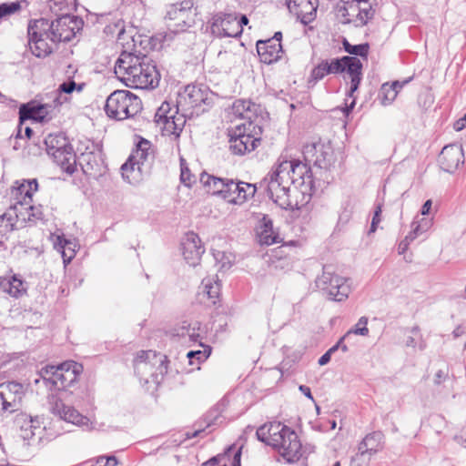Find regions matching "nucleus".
<instances>
[{
	"label": "nucleus",
	"instance_id": "bf43d9fd",
	"mask_svg": "<svg viewBox=\"0 0 466 466\" xmlns=\"http://www.w3.org/2000/svg\"><path fill=\"white\" fill-rule=\"evenodd\" d=\"M420 231L415 225L411 223V231L406 236L408 240L412 242L414 239H416L420 235H421Z\"/></svg>",
	"mask_w": 466,
	"mask_h": 466
},
{
	"label": "nucleus",
	"instance_id": "6e6552de",
	"mask_svg": "<svg viewBox=\"0 0 466 466\" xmlns=\"http://www.w3.org/2000/svg\"><path fill=\"white\" fill-rule=\"evenodd\" d=\"M282 174L290 185L300 188L303 194L314 188V179L310 165L299 160H283L277 166V175Z\"/></svg>",
	"mask_w": 466,
	"mask_h": 466
},
{
	"label": "nucleus",
	"instance_id": "423d86ee",
	"mask_svg": "<svg viewBox=\"0 0 466 466\" xmlns=\"http://www.w3.org/2000/svg\"><path fill=\"white\" fill-rule=\"evenodd\" d=\"M142 110L141 99L128 90H116L106 98L105 111L108 117L124 120Z\"/></svg>",
	"mask_w": 466,
	"mask_h": 466
},
{
	"label": "nucleus",
	"instance_id": "6ab92c4d",
	"mask_svg": "<svg viewBox=\"0 0 466 466\" xmlns=\"http://www.w3.org/2000/svg\"><path fill=\"white\" fill-rule=\"evenodd\" d=\"M56 108L55 104L49 103H27L23 104L19 108L20 121L32 119L37 122L48 121L52 118V112Z\"/></svg>",
	"mask_w": 466,
	"mask_h": 466
},
{
	"label": "nucleus",
	"instance_id": "f3484780",
	"mask_svg": "<svg viewBox=\"0 0 466 466\" xmlns=\"http://www.w3.org/2000/svg\"><path fill=\"white\" fill-rule=\"evenodd\" d=\"M208 96L209 90L206 86L187 85L178 94L175 114H177L178 107H181L183 110H188L206 104Z\"/></svg>",
	"mask_w": 466,
	"mask_h": 466
},
{
	"label": "nucleus",
	"instance_id": "473e14b6",
	"mask_svg": "<svg viewBox=\"0 0 466 466\" xmlns=\"http://www.w3.org/2000/svg\"><path fill=\"white\" fill-rule=\"evenodd\" d=\"M66 25V22L62 19H55L50 24L47 19L41 18L35 22V27L39 28L45 35L46 38H49L53 43L61 42L63 40L62 33L59 32V25Z\"/></svg>",
	"mask_w": 466,
	"mask_h": 466
},
{
	"label": "nucleus",
	"instance_id": "3c124183",
	"mask_svg": "<svg viewBox=\"0 0 466 466\" xmlns=\"http://www.w3.org/2000/svg\"><path fill=\"white\" fill-rule=\"evenodd\" d=\"M27 209H30V214L26 217L30 224H35L36 221L44 219V214L40 206L35 207L30 203L27 207Z\"/></svg>",
	"mask_w": 466,
	"mask_h": 466
},
{
	"label": "nucleus",
	"instance_id": "393cba45",
	"mask_svg": "<svg viewBox=\"0 0 466 466\" xmlns=\"http://www.w3.org/2000/svg\"><path fill=\"white\" fill-rule=\"evenodd\" d=\"M64 370L61 373L59 382H55V390H66L71 388L76 381L80 374L83 372L82 364L74 360L63 362Z\"/></svg>",
	"mask_w": 466,
	"mask_h": 466
},
{
	"label": "nucleus",
	"instance_id": "ddd939ff",
	"mask_svg": "<svg viewBox=\"0 0 466 466\" xmlns=\"http://www.w3.org/2000/svg\"><path fill=\"white\" fill-rule=\"evenodd\" d=\"M302 154L306 162L320 169H329L335 160L331 146L320 141L306 144Z\"/></svg>",
	"mask_w": 466,
	"mask_h": 466
},
{
	"label": "nucleus",
	"instance_id": "72a5a7b5",
	"mask_svg": "<svg viewBox=\"0 0 466 466\" xmlns=\"http://www.w3.org/2000/svg\"><path fill=\"white\" fill-rule=\"evenodd\" d=\"M0 288L14 298H20L26 292V284L16 276L0 279Z\"/></svg>",
	"mask_w": 466,
	"mask_h": 466
},
{
	"label": "nucleus",
	"instance_id": "a878e982",
	"mask_svg": "<svg viewBox=\"0 0 466 466\" xmlns=\"http://www.w3.org/2000/svg\"><path fill=\"white\" fill-rule=\"evenodd\" d=\"M384 435L381 431H373L367 434L358 445V456L364 457L378 453L383 449Z\"/></svg>",
	"mask_w": 466,
	"mask_h": 466
},
{
	"label": "nucleus",
	"instance_id": "6e6d98bb",
	"mask_svg": "<svg viewBox=\"0 0 466 466\" xmlns=\"http://www.w3.org/2000/svg\"><path fill=\"white\" fill-rule=\"evenodd\" d=\"M412 224L419 228L420 233H425L431 227V220L428 218H421L420 221L414 220Z\"/></svg>",
	"mask_w": 466,
	"mask_h": 466
},
{
	"label": "nucleus",
	"instance_id": "c85d7f7f",
	"mask_svg": "<svg viewBox=\"0 0 466 466\" xmlns=\"http://www.w3.org/2000/svg\"><path fill=\"white\" fill-rule=\"evenodd\" d=\"M257 52L259 59L264 64L277 62L283 53L282 46H277L275 42L268 40H258L257 42Z\"/></svg>",
	"mask_w": 466,
	"mask_h": 466
},
{
	"label": "nucleus",
	"instance_id": "e2e57ef3",
	"mask_svg": "<svg viewBox=\"0 0 466 466\" xmlns=\"http://www.w3.org/2000/svg\"><path fill=\"white\" fill-rule=\"evenodd\" d=\"M431 206H432V201L431 199H428L427 201H425V203L421 207V210H420L421 215H423V216L428 215L430 213Z\"/></svg>",
	"mask_w": 466,
	"mask_h": 466
},
{
	"label": "nucleus",
	"instance_id": "dca6fc26",
	"mask_svg": "<svg viewBox=\"0 0 466 466\" xmlns=\"http://www.w3.org/2000/svg\"><path fill=\"white\" fill-rule=\"evenodd\" d=\"M211 31L219 37H238L242 29L236 13H218L212 17Z\"/></svg>",
	"mask_w": 466,
	"mask_h": 466
},
{
	"label": "nucleus",
	"instance_id": "7ed1b4c3",
	"mask_svg": "<svg viewBox=\"0 0 466 466\" xmlns=\"http://www.w3.org/2000/svg\"><path fill=\"white\" fill-rule=\"evenodd\" d=\"M115 73L127 86L136 88L154 87L157 81L156 66L147 56L122 52L115 64Z\"/></svg>",
	"mask_w": 466,
	"mask_h": 466
},
{
	"label": "nucleus",
	"instance_id": "774afa93",
	"mask_svg": "<svg viewBox=\"0 0 466 466\" xmlns=\"http://www.w3.org/2000/svg\"><path fill=\"white\" fill-rule=\"evenodd\" d=\"M241 459V449H239L233 457L232 466H241L240 463Z\"/></svg>",
	"mask_w": 466,
	"mask_h": 466
},
{
	"label": "nucleus",
	"instance_id": "e433bc0d",
	"mask_svg": "<svg viewBox=\"0 0 466 466\" xmlns=\"http://www.w3.org/2000/svg\"><path fill=\"white\" fill-rule=\"evenodd\" d=\"M402 85L399 81H395L392 84L385 83L381 86L379 98L383 106L390 105L396 98Z\"/></svg>",
	"mask_w": 466,
	"mask_h": 466
},
{
	"label": "nucleus",
	"instance_id": "c756f323",
	"mask_svg": "<svg viewBox=\"0 0 466 466\" xmlns=\"http://www.w3.org/2000/svg\"><path fill=\"white\" fill-rule=\"evenodd\" d=\"M29 45L33 55L37 57H45L52 52V46L46 41L42 31H35V26H28Z\"/></svg>",
	"mask_w": 466,
	"mask_h": 466
},
{
	"label": "nucleus",
	"instance_id": "2f4dec72",
	"mask_svg": "<svg viewBox=\"0 0 466 466\" xmlns=\"http://www.w3.org/2000/svg\"><path fill=\"white\" fill-rule=\"evenodd\" d=\"M257 236L261 245L269 246L279 242V235L274 230L272 220L268 216L262 218L257 229Z\"/></svg>",
	"mask_w": 466,
	"mask_h": 466
},
{
	"label": "nucleus",
	"instance_id": "69168bd1",
	"mask_svg": "<svg viewBox=\"0 0 466 466\" xmlns=\"http://www.w3.org/2000/svg\"><path fill=\"white\" fill-rule=\"evenodd\" d=\"M331 356L326 351L319 359V365L324 366L328 364L330 361Z\"/></svg>",
	"mask_w": 466,
	"mask_h": 466
},
{
	"label": "nucleus",
	"instance_id": "8fccbe9b",
	"mask_svg": "<svg viewBox=\"0 0 466 466\" xmlns=\"http://www.w3.org/2000/svg\"><path fill=\"white\" fill-rule=\"evenodd\" d=\"M367 324H368V318L361 317L358 320L355 327L352 329H350L345 336H347L350 333H354V334L360 335V336H368L369 329L367 328Z\"/></svg>",
	"mask_w": 466,
	"mask_h": 466
},
{
	"label": "nucleus",
	"instance_id": "338daca9",
	"mask_svg": "<svg viewBox=\"0 0 466 466\" xmlns=\"http://www.w3.org/2000/svg\"><path fill=\"white\" fill-rule=\"evenodd\" d=\"M281 39H282V33L281 32H276L274 36L268 39V41H274L276 46H282L281 45Z\"/></svg>",
	"mask_w": 466,
	"mask_h": 466
},
{
	"label": "nucleus",
	"instance_id": "4be33fe9",
	"mask_svg": "<svg viewBox=\"0 0 466 466\" xmlns=\"http://www.w3.org/2000/svg\"><path fill=\"white\" fill-rule=\"evenodd\" d=\"M51 411L55 416L74 425L79 427H88L89 425V419L87 417L82 415L74 407L66 405L61 400H56L54 402Z\"/></svg>",
	"mask_w": 466,
	"mask_h": 466
},
{
	"label": "nucleus",
	"instance_id": "052dcab7",
	"mask_svg": "<svg viewBox=\"0 0 466 466\" xmlns=\"http://www.w3.org/2000/svg\"><path fill=\"white\" fill-rule=\"evenodd\" d=\"M411 242L408 240V238L405 237L403 240H401L398 247L399 254H404L407 249L409 248V246Z\"/></svg>",
	"mask_w": 466,
	"mask_h": 466
},
{
	"label": "nucleus",
	"instance_id": "a18cd8bd",
	"mask_svg": "<svg viewBox=\"0 0 466 466\" xmlns=\"http://www.w3.org/2000/svg\"><path fill=\"white\" fill-rule=\"evenodd\" d=\"M202 284L204 286V291L209 299H213L212 303L215 304V299L218 298L220 293V285L218 282L212 283L210 279H204Z\"/></svg>",
	"mask_w": 466,
	"mask_h": 466
},
{
	"label": "nucleus",
	"instance_id": "f704fd0d",
	"mask_svg": "<svg viewBox=\"0 0 466 466\" xmlns=\"http://www.w3.org/2000/svg\"><path fill=\"white\" fill-rule=\"evenodd\" d=\"M76 0H50L49 7L58 19L70 20V13L76 10Z\"/></svg>",
	"mask_w": 466,
	"mask_h": 466
},
{
	"label": "nucleus",
	"instance_id": "58836bf2",
	"mask_svg": "<svg viewBox=\"0 0 466 466\" xmlns=\"http://www.w3.org/2000/svg\"><path fill=\"white\" fill-rule=\"evenodd\" d=\"M38 188L36 179L25 180L17 188L16 191L23 196V202H32L33 193Z\"/></svg>",
	"mask_w": 466,
	"mask_h": 466
},
{
	"label": "nucleus",
	"instance_id": "0eeeda50",
	"mask_svg": "<svg viewBox=\"0 0 466 466\" xmlns=\"http://www.w3.org/2000/svg\"><path fill=\"white\" fill-rule=\"evenodd\" d=\"M262 128L251 121L228 130L229 149L234 155H245L255 150L260 144Z\"/></svg>",
	"mask_w": 466,
	"mask_h": 466
},
{
	"label": "nucleus",
	"instance_id": "ea45409f",
	"mask_svg": "<svg viewBox=\"0 0 466 466\" xmlns=\"http://www.w3.org/2000/svg\"><path fill=\"white\" fill-rule=\"evenodd\" d=\"M0 405L4 412L13 413L20 410L22 400L10 395L5 396L4 392H0Z\"/></svg>",
	"mask_w": 466,
	"mask_h": 466
},
{
	"label": "nucleus",
	"instance_id": "39448f33",
	"mask_svg": "<svg viewBox=\"0 0 466 466\" xmlns=\"http://www.w3.org/2000/svg\"><path fill=\"white\" fill-rule=\"evenodd\" d=\"M197 10L192 0H183L167 7L165 15L167 31L160 33L163 43L169 44L178 34L185 33L196 24Z\"/></svg>",
	"mask_w": 466,
	"mask_h": 466
},
{
	"label": "nucleus",
	"instance_id": "c9c22d12",
	"mask_svg": "<svg viewBox=\"0 0 466 466\" xmlns=\"http://www.w3.org/2000/svg\"><path fill=\"white\" fill-rule=\"evenodd\" d=\"M30 203L31 202L24 203L23 201H17L7 209V211L14 212L12 213V218L15 221V225L17 226L18 229L25 227L26 224L29 223V220L26 218V217L30 214V209H27V207Z\"/></svg>",
	"mask_w": 466,
	"mask_h": 466
},
{
	"label": "nucleus",
	"instance_id": "f03ea898",
	"mask_svg": "<svg viewBox=\"0 0 466 466\" xmlns=\"http://www.w3.org/2000/svg\"><path fill=\"white\" fill-rule=\"evenodd\" d=\"M256 435L259 441L278 451L288 463L299 461L303 455L302 444L296 431L279 421L260 426Z\"/></svg>",
	"mask_w": 466,
	"mask_h": 466
},
{
	"label": "nucleus",
	"instance_id": "864d4df0",
	"mask_svg": "<svg viewBox=\"0 0 466 466\" xmlns=\"http://www.w3.org/2000/svg\"><path fill=\"white\" fill-rule=\"evenodd\" d=\"M53 365H47L39 370V376L43 380L46 388L48 387L49 380L53 378L51 376V373L53 372Z\"/></svg>",
	"mask_w": 466,
	"mask_h": 466
},
{
	"label": "nucleus",
	"instance_id": "c03bdc74",
	"mask_svg": "<svg viewBox=\"0 0 466 466\" xmlns=\"http://www.w3.org/2000/svg\"><path fill=\"white\" fill-rule=\"evenodd\" d=\"M215 260L220 264V269L228 270L233 264V258L231 254H227L224 251L215 250L213 252Z\"/></svg>",
	"mask_w": 466,
	"mask_h": 466
},
{
	"label": "nucleus",
	"instance_id": "f8f14e48",
	"mask_svg": "<svg viewBox=\"0 0 466 466\" xmlns=\"http://www.w3.org/2000/svg\"><path fill=\"white\" fill-rule=\"evenodd\" d=\"M150 141L139 137L138 141L136 143V148L133 150L127 162L121 167L124 179L132 183V181L137 178L135 174H140L142 172L143 167L150 156Z\"/></svg>",
	"mask_w": 466,
	"mask_h": 466
},
{
	"label": "nucleus",
	"instance_id": "9d476101",
	"mask_svg": "<svg viewBox=\"0 0 466 466\" xmlns=\"http://www.w3.org/2000/svg\"><path fill=\"white\" fill-rule=\"evenodd\" d=\"M315 283L330 299L335 301L346 299L350 291L346 279L335 275L331 265L323 266L322 274L316 279Z\"/></svg>",
	"mask_w": 466,
	"mask_h": 466
},
{
	"label": "nucleus",
	"instance_id": "49530a36",
	"mask_svg": "<svg viewBox=\"0 0 466 466\" xmlns=\"http://www.w3.org/2000/svg\"><path fill=\"white\" fill-rule=\"evenodd\" d=\"M199 328L200 324L198 322H195L193 327H191V325H188L187 327L183 326L180 335L183 337L188 336L190 341L198 342L200 339V335L198 333Z\"/></svg>",
	"mask_w": 466,
	"mask_h": 466
},
{
	"label": "nucleus",
	"instance_id": "412c9836",
	"mask_svg": "<svg viewBox=\"0 0 466 466\" xmlns=\"http://www.w3.org/2000/svg\"><path fill=\"white\" fill-rule=\"evenodd\" d=\"M181 245L182 254L187 263L191 267L198 265L201 256L205 252L199 237L194 232H189Z\"/></svg>",
	"mask_w": 466,
	"mask_h": 466
},
{
	"label": "nucleus",
	"instance_id": "37998d69",
	"mask_svg": "<svg viewBox=\"0 0 466 466\" xmlns=\"http://www.w3.org/2000/svg\"><path fill=\"white\" fill-rule=\"evenodd\" d=\"M13 211H5L3 215L0 216V229L4 230L5 233H10L15 229H18L15 225V221L13 220L12 217Z\"/></svg>",
	"mask_w": 466,
	"mask_h": 466
},
{
	"label": "nucleus",
	"instance_id": "4468645a",
	"mask_svg": "<svg viewBox=\"0 0 466 466\" xmlns=\"http://www.w3.org/2000/svg\"><path fill=\"white\" fill-rule=\"evenodd\" d=\"M155 121L159 126L165 136H174L175 138L180 137L186 120L183 116H176L171 113L168 103L165 102L157 109L155 115Z\"/></svg>",
	"mask_w": 466,
	"mask_h": 466
},
{
	"label": "nucleus",
	"instance_id": "13d9d810",
	"mask_svg": "<svg viewBox=\"0 0 466 466\" xmlns=\"http://www.w3.org/2000/svg\"><path fill=\"white\" fill-rule=\"evenodd\" d=\"M187 357L188 358L189 360V362L191 364H193V359L194 358H197L198 360H200V359H206L207 357L205 356V353L202 352L201 350H197V351H188L187 354Z\"/></svg>",
	"mask_w": 466,
	"mask_h": 466
},
{
	"label": "nucleus",
	"instance_id": "de8ad7c7",
	"mask_svg": "<svg viewBox=\"0 0 466 466\" xmlns=\"http://www.w3.org/2000/svg\"><path fill=\"white\" fill-rule=\"evenodd\" d=\"M21 5L18 1L0 4V19L19 11Z\"/></svg>",
	"mask_w": 466,
	"mask_h": 466
},
{
	"label": "nucleus",
	"instance_id": "b1692460",
	"mask_svg": "<svg viewBox=\"0 0 466 466\" xmlns=\"http://www.w3.org/2000/svg\"><path fill=\"white\" fill-rule=\"evenodd\" d=\"M256 186L246 182L229 180L226 200L230 203L240 204L253 197L256 193Z\"/></svg>",
	"mask_w": 466,
	"mask_h": 466
},
{
	"label": "nucleus",
	"instance_id": "680f3d73",
	"mask_svg": "<svg viewBox=\"0 0 466 466\" xmlns=\"http://www.w3.org/2000/svg\"><path fill=\"white\" fill-rule=\"evenodd\" d=\"M446 377H447L446 372H444L441 370H438L434 376V384L440 385L445 380Z\"/></svg>",
	"mask_w": 466,
	"mask_h": 466
},
{
	"label": "nucleus",
	"instance_id": "20e7f679",
	"mask_svg": "<svg viewBox=\"0 0 466 466\" xmlns=\"http://www.w3.org/2000/svg\"><path fill=\"white\" fill-rule=\"evenodd\" d=\"M29 153L37 156L42 150H46L54 162L56 163L65 172L73 174L76 170V154L67 138L61 133L49 134L41 141H33V146L28 145Z\"/></svg>",
	"mask_w": 466,
	"mask_h": 466
},
{
	"label": "nucleus",
	"instance_id": "4c0bfd02",
	"mask_svg": "<svg viewBox=\"0 0 466 466\" xmlns=\"http://www.w3.org/2000/svg\"><path fill=\"white\" fill-rule=\"evenodd\" d=\"M253 104L248 100L238 99L236 100L232 105V114L242 119H250L251 118V110L250 107Z\"/></svg>",
	"mask_w": 466,
	"mask_h": 466
},
{
	"label": "nucleus",
	"instance_id": "bb28decb",
	"mask_svg": "<svg viewBox=\"0 0 466 466\" xmlns=\"http://www.w3.org/2000/svg\"><path fill=\"white\" fill-rule=\"evenodd\" d=\"M15 427L19 430V435L24 441H29L35 435V430L40 426L37 417L33 418L30 415L20 412L15 415L14 420Z\"/></svg>",
	"mask_w": 466,
	"mask_h": 466
},
{
	"label": "nucleus",
	"instance_id": "7c9ffc66",
	"mask_svg": "<svg viewBox=\"0 0 466 466\" xmlns=\"http://www.w3.org/2000/svg\"><path fill=\"white\" fill-rule=\"evenodd\" d=\"M86 84L80 83L76 84L71 76H68V79L62 84L59 85L58 88L52 93L53 103L55 106L58 107L62 106L64 103L68 101L66 95L72 94L75 90L77 92H81Z\"/></svg>",
	"mask_w": 466,
	"mask_h": 466
},
{
	"label": "nucleus",
	"instance_id": "aec40b11",
	"mask_svg": "<svg viewBox=\"0 0 466 466\" xmlns=\"http://www.w3.org/2000/svg\"><path fill=\"white\" fill-rule=\"evenodd\" d=\"M286 5L290 12H295L301 24L307 25L316 18L319 0H286Z\"/></svg>",
	"mask_w": 466,
	"mask_h": 466
},
{
	"label": "nucleus",
	"instance_id": "f257e3e1",
	"mask_svg": "<svg viewBox=\"0 0 466 466\" xmlns=\"http://www.w3.org/2000/svg\"><path fill=\"white\" fill-rule=\"evenodd\" d=\"M343 72H347L350 77V86L347 96L351 98V102L350 104L346 102L343 108L345 116H349L356 104V98L353 95L358 90L361 81L362 63L359 58L344 56L330 60L323 59L312 68L308 83L313 86L329 74L336 75Z\"/></svg>",
	"mask_w": 466,
	"mask_h": 466
},
{
	"label": "nucleus",
	"instance_id": "9b49d317",
	"mask_svg": "<svg viewBox=\"0 0 466 466\" xmlns=\"http://www.w3.org/2000/svg\"><path fill=\"white\" fill-rule=\"evenodd\" d=\"M277 175V167L270 172L260 183V187L265 188L268 196L283 209L293 207L289 198L290 184L280 173Z\"/></svg>",
	"mask_w": 466,
	"mask_h": 466
},
{
	"label": "nucleus",
	"instance_id": "2eb2a0df",
	"mask_svg": "<svg viewBox=\"0 0 466 466\" xmlns=\"http://www.w3.org/2000/svg\"><path fill=\"white\" fill-rule=\"evenodd\" d=\"M374 4L375 0L345 1L340 11L344 17L355 15L354 22L356 26H364L374 17Z\"/></svg>",
	"mask_w": 466,
	"mask_h": 466
},
{
	"label": "nucleus",
	"instance_id": "1a4fd4ad",
	"mask_svg": "<svg viewBox=\"0 0 466 466\" xmlns=\"http://www.w3.org/2000/svg\"><path fill=\"white\" fill-rule=\"evenodd\" d=\"M167 357L154 350H141L134 360L135 372L148 382L147 376L157 378L158 374L167 372Z\"/></svg>",
	"mask_w": 466,
	"mask_h": 466
},
{
	"label": "nucleus",
	"instance_id": "4d7b16f0",
	"mask_svg": "<svg viewBox=\"0 0 466 466\" xmlns=\"http://www.w3.org/2000/svg\"><path fill=\"white\" fill-rule=\"evenodd\" d=\"M180 180L181 182L189 187L190 184H191V174H190V171L187 167L186 168H181V174H180Z\"/></svg>",
	"mask_w": 466,
	"mask_h": 466
},
{
	"label": "nucleus",
	"instance_id": "5701e85b",
	"mask_svg": "<svg viewBox=\"0 0 466 466\" xmlns=\"http://www.w3.org/2000/svg\"><path fill=\"white\" fill-rule=\"evenodd\" d=\"M78 162L82 167L83 172L90 177H98L102 174L104 169V161L102 154L98 150L86 151L78 157Z\"/></svg>",
	"mask_w": 466,
	"mask_h": 466
},
{
	"label": "nucleus",
	"instance_id": "5fc2aeb1",
	"mask_svg": "<svg viewBox=\"0 0 466 466\" xmlns=\"http://www.w3.org/2000/svg\"><path fill=\"white\" fill-rule=\"evenodd\" d=\"M380 215H381V206L378 205L376 207V209H375L374 214H373V218H372L371 225H370V233H373V232L376 231L377 227H378L379 223L381 220L380 219Z\"/></svg>",
	"mask_w": 466,
	"mask_h": 466
},
{
	"label": "nucleus",
	"instance_id": "cd10ccee",
	"mask_svg": "<svg viewBox=\"0 0 466 466\" xmlns=\"http://www.w3.org/2000/svg\"><path fill=\"white\" fill-rule=\"evenodd\" d=\"M200 183L206 187L208 194L218 195L226 200L229 180L211 176L206 172L200 175Z\"/></svg>",
	"mask_w": 466,
	"mask_h": 466
},
{
	"label": "nucleus",
	"instance_id": "a211bd4d",
	"mask_svg": "<svg viewBox=\"0 0 466 466\" xmlns=\"http://www.w3.org/2000/svg\"><path fill=\"white\" fill-rule=\"evenodd\" d=\"M441 168L448 173H454L464 163L462 147L456 144L445 146L438 157Z\"/></svg>",
	"mask_w": 466,
	"mask_h": 466
},
{
	"label": "nucleus",
	"instance_id": "603ef678",
	"mask_svg": "<svg viewBox=\"0 0 466 466\" xmlns=\"http://www.w3.org/2000/svg\"><path fill=\"white\" fill-rule=\"evenodd\" d=\"M63 370H64L63 363L53 367V372L51 373V376L53 378L49 380L48 387H47V389L49 390H55V382H56V381L59 382L61 380L59 375H61Z\"/></svg>",
	"mask_w": 466,
	"mask_h": 466
},
{
	"label": "nucleus",
	"instance_id": "09e8293b",
	"mask_svg": "<svg viewBox=\"0 0 466 466\" xmlns=\"http://www.w3.org/2000/svg\"><path fill=\"white\" fill-rule=\"evenodd\" d=\"M55 245L60 247L61 248H63L62 256H63L64 262L65 263L66 262H70L71 259L74 257L75 251L72 249L70 254H69V256H68V258H66V253L65 249H66V248H68L69 249H71L72 242L70 240L65 238L64 237L58 236Z\"/></svg>",
	"mask_w": 466,
	"mask_h": 466
},
{
	"label": "nucleus",
	"instance_id": "a19ab883",
	"mask_svg": "<svg viewBox=\"0 0 466 466\" xmlns=\"http://www.w3.org/2000/svg\"><path fill=\"white\" fill-rule=\"evenodd\" d=\"M343 48L350 55L359 56L360 57H368L370 45L368 43L360 45H351L346 39L343 40Z\"/></svg>",
	"mask_w": 466,
	"mask_h": 466
},
{
	"label": "nucleus",
	"instance_id": "79ce46f5",
	"mask_svg": "<svg viewBox=\"0 0 466 466\" xmlns=\"http://www.w3.org/2000/svg\"><path fill=\"white\" fill-rule=\"evenodd\" d=\"M1 388L5 389L7 390V394L14 398L23 400V398L25 397V387L18 381H7L3 383Z\"/></svg>",
	"mask_w": 466,
	"mask_h": 466
},
{
	"label": "nucleus",
	"instance_id": "0e129e2a",
	"mask_svg": "<svg viewBox=\"0 0 466 466\" xmlns=\"http://www.w3.org/2000/svg\"><path fill=\"white\" fill-rule=\"evenodd\" d=\"M299 390L300 392H302L307 398H309V400H313V396L311 394V391H310V389L306 386V385H300L299 387Z\"/></svg>",
	"mask_w": 466,
	"mask_h": 466
}]
</instances>
